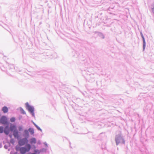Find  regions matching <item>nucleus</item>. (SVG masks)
<instances>
[{"label":"nucleus","mask_w":154,"mask_h":154,"mask_svg":"<svg viewBox=\"0 0 154 154\" xmlns=\"http://www.w3.org/2000/svg\"><path fill=\"white\" fill-rule=\"evenodd\" d=\"M3 131V128L2 127H0V133H2Z\"/></svg>","instance_id":"9d476101"},{"label":"nucleus","mask_w":154,"mask_h":154,"mask_svg":"<svg viewBox=\"0 0 154 154\" xmlns=\"http://www.w3.org/2000/svg\"><path fill=\"white\" fill-rule=\"evenodd\" d=\"M20 110H21V112L22 113L24 114H25L26 113L25 112L23 109H21Z\"/></svg>","instance_id":"f3484780"},{"label":"nucleus","mask_w":154,"mask_h":154,"mask_svg":"<svg viewBox=\"0 0 154 154\" xmlns=\"http://www.w3.org/2000/svg\"><path fill=\"white\" fill-rule=\"evenodd\" d=\"M27 107L29 111L32 114V116H34V108L29 105H27Z\"/></svg>","instance_id":"20e7f679"},{"label":"nucleus","mask_w":154,"mask_h":154,"mask_svg":"<svg viewBox=\"0 0 154 154\" xmlns=\"http://www.w3.org/2000/svg\"><path fill=\"white\" fill-rule=\"evenodd\" d=\"M34 125L36 127L37 129L39 130L42 131L41 129L40 128L38 127L36 125L35 123H34Z\"/></svg>","instance_id":"ddd939ff"},{"label":"nucleus","mask_w":154,"mask_h":154,"mask_svg":"<svg viewBox=\"0 0 154 154\" xmlns=\"http://www.w3.org/2000/svg\"><path fill=\"white\" fill-rule=\"evenodd\" d=\"M7 127L5 128L4 130V133L6 134H8L9 133V131L7 129Z\"/></svg>","instance_id":"6e6552de"},{"label":"nucleus","mask_w":154,"mask_h":154,"mask_svg":"<svg viewBox=\"0 0 154 154\" xmlns=\"http://www.w3.org/2000/svg\"><path fill=\"white\" fill-rule=\"evenodd\" d=\"M143 49H144L145 48V42L144 39L143 38Z\"/></svg>","instance_id":"9b49d317"},{"label":"nucleus","mask_w":154,"mask_h":154,"mask_svg":"<svg viewBox=\"0 0 154 154\" xmlns=\"http://www.w3.org/2000/svg\"><path fill=\"white\" fill-rule=\"evenodd\" d=\"M31 149V146L30 144H27L26 148L22 147L20 149V153L22 154H25L26 152L29 151Z\"/></svg>","instance_id":"f03ea898"},{"label":"nucleus","mask_w":154,"mask_h":154,"mask_svg":"<svg viewBox=\"0 0 154 154\" xmlns=\"http://www.w3.org/2000/svg\"><path fill=\"white\" fill-rule=\"evenodd\" d=\"M16 149L17 150H18V149H17V147H16Z\"/></svg>","instance_id":"a211bd4d"},{"label":"nucleus","mask_w":154,"mask_h":154,"mask_svg":"<svg viewBox=\"0 0 154 154\" xmlns=\"http://www.w3.org/2000/svg\"><path fill=\"white\" fill-rule=\"evenodd\" d=\"M28 140L27 138H24L20 140L19 141V144L20 146L23 145L28 142Z\"/></svg>","instance_id":"7ed1b4c3"},{"label":"nucleus","mask_w":154,"mask_h":154,"mask_svg":"<svg viewBox=\"0 0 154 154\" xmlns=\"http://www.w3.org/2000/svg\"><path fill=\"white\" fill-rule=\"evenodd\" d=\"M18 130L20 131H21L22 130V128L21 126H20L18 127Z\"/></svg>","instance_id":"dca6fc26"},{"label":"nucleus","mask_w":154,"mask_h":154,"mask_svg":"<svg viewBox=\"0 0 154 154\" xmlns=\"http://www.w3.org/2000/svg\"><path fill=\"white\" fill-rule=\"evenodd\" d=\"M29 131L32 134H33L34 133V130L32 128H29Z\"/></svg>","instance_id":"1a4fd4ad"},{"label":"nucleus","mask_w":154,"mask_h":154,"mask_svg":"<svg viewBox=\"0 0 154 154\" xmlns=\"http://www.w3.org/2000/svg\"><path fill=\"white\" fill-rule=\"evenodd\" d=\"M2 110L4 113H6L8 111V108L5 106L3 107L2 109Z\"/></svg>","instance_id":"423d86ee"},{"label":"nucleus","mask_w":154,"mask_h":154,"mask_svg":"<svg viewBox=\"0 0 154 154\" xmlns=\"http://www.w3.org/2000/svg\"><path fill=\"white\" fill-rule=\"evenodd\" d=\"M32 154H35V153H32Z\"/></svg>","instance_id":"6ab92c4d"},{"label":"nucleus","mask_w":154,"mask_h":154,"mask_svg":"<svg viewBox=\"0 0 154 154\" xmlns=\"http://www.w3.org/2000/svg\"><path fill=\"white\" fill-rule=\"evenodd\" d=\"M35 153H38V154L40 152L39 150H37V149L35 150Z\"/></svg>","instance_id":"2eb2a0df"},{"label":"nucleus","mask_w":154,"mask_h":154,"mask_svg":"<svg viewBox=\"0 0 154 154\" xmlns=\"http://www.w3.org/2000/svg\"><path fill=\"white\" fill-rule=\"evenodd\" d=\"M121 139V137H117L116 139V142L117 144V145L120 142V140Z\"/></svg>","instance_id":"0eeeda50"},{"label":"nucleus","mask_w":154,"mask_h":154,"mask_svg":"<svg viewBox=\"0 0 154 154\" xmlns=\"http://www.w3.org/2000/svg\"><path fill=\"white\" fill-rule=\"evenodd\" d=\"M10 129L11 131H13V134L15 138H18L19 137V132L15 125H11V126Z\"/></svg>","instance_id":"f257e3e1"},{"label":"nucleus","mask_w":154,"mask_h":154,"mask_svg":"<svg viewBox=\"0 0 154 154\" xmlns=\"http://www.w3.org/2000/svg\"><path fill=\"white\" fill-rule=\"evenodd\" d=\"M24 133H25V134H26L27 135H29L28 131L27 130H25L24 131Z\"/></svg>","instance_id":"f8f14e48"},{"label":"nucleus","mask_w":154,"mask_h":154,"mask_svg":"<svg viewBox=\"0 0 154 154\" xmlns=\"http://www.w3.org/2000/svg\"><path fill=\"white\" fill-rule=\"evenodd\" d=\"M15 120V119L14 118H12L10 119V121L12 122H14Z\"/></svg>","instance_id":"4468645a"},{"label":"nucleus","mask_w":154,"mask_h":154,"mask_svg":"<svg viewBox=\"0 0 154 154\" xmlns=\"http://www.w3.org/2000/svg\"><path fill=\"white\" fill-rule=\"evenodd\" d=\"M36 142V139L34 138H32L30 140V143L31 144H35Z\"/></svg>","instance_id":"39448f33"}]
</instances>
